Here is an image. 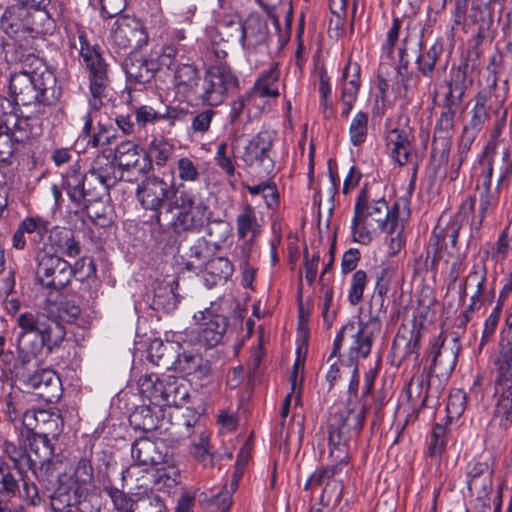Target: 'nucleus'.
Returning <instances> with one entry per match:
<instances>
[{
	"mask_svg": "<svg viewBox=\"0 0 512 512\" xmlns=\"http://www.w3.org/2000/svg\"><path fill=\"white\" fill-rule=\"evenodd\" d=\"M390 134L387 142L390 156L399 166H404L410 162L413 150L409 136L405 131L399 129H393Z\"/></svg>",
	"mask_w": 512,
	"mask_h": 512,
	"instance_id": "obj_35",
	"label": "nucleus"
},
{
	"mask_svg": "<svg viewBox=\"0 0 512 512\" xmlns=\"http://www.w3.org/2000/svg\"><path fill=\"white\" fill-rule=\"evenodd\" d=\"M174 337L175 340L172 342L163 343L157 339L151 342L148 349V358L150 362L162 367L163 369L170 370L173 368L178 352L177 334H175Z\"/></svg>",
	"mask_w": 512,
	"mask_h": 512,
	"instance_id": "obj_31",
	"label": "nucleus"
},
{
	"mask_svg": "<svg viewBox=\"0 0 512 512\" xmlns=\"http://www.w3.org/2000/svg\"><path fill=\"white\" fill-rule=\"evenodd\" d=\"M111 46L118 52L129 48H141L148 41L142 22L134 17H119L111 29Z\"/></svg>",
	"mask_w": 512,
	"mask_h": 512,
	"instance_id": "obj_13",
	"label": "nucleus"
},
{
	"mask_svg": "<svg viewBox=\"0 0 512 512\" xmlns=\"http://www.w3.org/2000/svg\"><path fill=\"white\" fill-rule=\"evenodd\" d=\"M216 112L213 109H205L200 112H191L189 121L191 125L188 129L190 135H204L210 129L212 120Z\"/></svg>",
	"mask_w": 512,
	"mask_h": 512,
	"instance_id": "obj_55",
	"label": "nucleus"
},
{
	"mask_svg": "<svg viewBox=\"0 0 512 512\" xmlns=\"http://www.w3.org/2000/svg\"><path fill=\"white\" fill-rule=\"evenodd\" d=\"M368 132V115L359 111L352 119L349 127L350 142L353 146H359L366 140Z\"/></svg>",
	"mask_w": 512,
	"mask_h": 512,
	"instance_id": "obj_57",
	"label": "nucleus"
},
{
	"mask_svg": "<svg viewBox=\"0 0 512 512\" xmlns=\"http://www.w3.org/2000/svg\"><path fill=\"white\" fill-rule=\"evenodd\" d=\"M103 491L111 499L116 511L133 512L135 503V493L127 494L112 485H105L103 487Z\"/></svg>",
	"mask_w": 512,
	"mask_h": 512,
	"instance_id": "obj_51",
	"label": "nucleus"
},
{
	"mask_svg": "<svg viewBox=\"0 0 512 512\" xmlns=\"http://www.w3.org/2000/svg\"><path fill=\"white\" fill-rule=\"evenodd\" d=\"M17 359L26 366L46 347L50 352L65 338L64 326L45 313H21L17 317Z\"/></svg>",
	"mask_w": 512,
	"mask_h": 512,
	"instance_id": "obj_1",
	"label": "nucleus"
},
{
	"mask_svg": "<svg viewBox=\"0 0 512 512\" xmlns=\"http://www.w3.org/2000/svg\"><path fill=\"white\" fill-rule=\"evenodd\" d=\"M161 407L143 405L130 415L129 421L135 429L144 432H153L161 427L163 419L160 418Z\"/></svg>",
	"mask_w": 512,
	"mask_h": 512,
	"instance_id": "obj_36",
	"label": "nucleus"
},
{
	"mask_svg": "<svg viewBox=\"0 0 512 512\" xmlns=\"http://www.w3.org/2000/svg\"><path fill=\"white\" fill-rule=\"evenodd\" d=\"M280 71L278 64H272L267 71H264L257 79L253 87V95L258 97H273L279 96L277 82L279 80Z\"/></svg>",
	"mask_w": 512,
	"mask_h": 512,
	"instance_id": "obj_42",
	"label": "nucleus"
},
{
	"mask_svg": "<svg viewBox=\"0 0 512 512\" xmlns=\"http://www.w3.org/2000/svg\"><path fill=\"white\" fill-rule=\"evenodd\" d=\"M0 30L12 41L30 42L40 39V31L34 25V13L23 1L8 6L0 18Z\"/></svg>",
	"mask_w": 512,
	"mask_h": 512,
	"instance_id": "obj_8",
	"label": "nucleus"
},
{
	"mask_svg": "<svg viewBox=\"0 0 512 512\" xmlns=\"http://www.w3.org/2000/svg\"><path fill=\"white\" fill-rule=\"evenodd\" d=\"M49 241L56 253L67 257L74 258L81 252L80 243L70 229L55 228L50 233Z\"/></svg>",
	"mask_w": 512,
	"mask_h": 512,
	"instance_id": "obj_33",
	"label": "nucleus"
},
{
	"mask_svg": "<svg viewBox=\"0 0 512 512\" xmlns=\"http://www.w3.org/2000/svg\"><path fill=\"white\" fill-rule=\"evenodd\" d=\"M420 338L421 334L419 332H414L413 330L405 329L403 331H398L392 342V354L395 357H398L401 361L409 358L412 354L417 358L420 349Z\"/></svg>",
	"mask_w": 512,
	"mask_h": 512,
	"instance_id": "obj_32",
	"label": "nucleus"
},
{
	"mask_svg": "<svg viewBox=\"0 0 512 512\" xmlns=\"http://www.w3.org/2000/svg\"><path fill=\"white\" fill-rule=\"evenodd\" d=\"M239 31V40L247 56L257 52L267 43L268 26L258 15H249L242 24H239Z\"/></svg>",
	"mask_w": 512,
	"mask_h": 512,
	"instance_id": "obj_21",
	"label": "nucleus"
},
{
	"mask_svg": "<svg viewBox=\"0 0 512 512\" xmlns=\"http://www.w3.org/2000/svg\"><path fill=\"white\" fill-rule=\"evenodd\" d=\"M459 350L460 346L457 345L456 338L451 347L445 345L444 341L440 342L439 338L432 344L430 350L432 361L428 374L429 377L436 378L439 381L438 388H442L447 383L454 371Z\"/></svg>",
	"mask_w": 512,
	"mask_h": 512,
	"instance_id": "obj_14",
	"label": "nucleus"
},
{
	"mask_svg": "<svg viewBox=\"0 0 512 512\" xmlns=\"http://www.w3.org/2000/svg\"><path fill=\"white\" fill-rule=\"evenodd\" d=\"M35 41L27 45L25 42L12 41L2 44L4 59L8 64H20L22 69L42 70L46 68L42 60L35 55Z\"/></svg>",
	"mask_w": 512,
	"mask_h": 512,
	"instance_id": "obj_24",
	"label": "nucleus"
},
{
	"mask_svg": "<svg viewBox=\"0 0 512 512\" xmlns=\"http://www.w3.org/2000/svg\"><path fill=\"white\" fill-rule=\"evenodd\" d=\"M167 213H171L172 216L165 226L170 225L177 233L199 232L212 215L209 207L198 201L196 194L182 183L175 188L174 197L168 204Z\"/></svg>",
	"mask_w": 512,
	"mask_h": 512,
	"instance_id": "obj_5",
	"label": "nucleus"
},
{
	"mask_svg": "<svg viewBox=\"0 0 512 512\" xmlns=\"http://www.w3.org/2000/svg\"><path fill=\"white\" fill-rule=\"evenodd\" d=\"M360 76V64L349 59L341 76V93L357 96L361 84Z\"/></svg>",
	"mask_w": 512,
	"mask_h": 512,
	"instance_id": "obj_47",
	"label": "nucleus"
},
{
	"mask_svg": "<svg viewBox=\"0 0 512 512\" xmlns=\"http://www.w3.org/2000/svg\"><path fill=\"white\" fill-rule=\"evenodd\" d=\"M62 177L63 189L66 190L68 197L76 205L88 207L90 203L99 200L98 197L92 196L91 188L93 185L89 173H82L78 162L70 165Z\"/></svg>",
	"mask_w": 512,
	"mask_h": 512,
	"instance_id": "obj_15",
	"label": "nucleus"
},
{
	"mask_svg": "<svg viewBox=\"0 0 512 512\" xmlns=\"http://www.w3.org/2000/svg\"><path fill=\"white\" fill-rule=\"evenodd\" d=\"M212 255L211 243L204 237L195 239L182 255L188 271L198 272L204 269Z\"/></svg>",
	"mask_w": 512,
	"mask_h": 512,
	"instance_id": "obj_27",
	"label": "nucleus"
},
{
	"mask_svg": "<svg viewBox=\"0 0 512 512\" xmlns=\"http://www.w3.org/2000/svg\"><path fill=\"white\" fill-rule=\"evenodd\" d=\"M29 453L35 455L37 464H41V469L46 467L48 471L54 454L53 446L47 433H36L28 439Z\"/></svg>",
	"mask_w": 512,
	"mask_h": 512,
	"instance_id": "obj_40",
	"label": "nucleus"
},
{
	"mask_svg": "<svg viewBox=\"0 0 512 512\" xmlns=\"http://www.w3.org/2000/svg\"><path fill=\"white\" fill-rule=\"evenodd\" d=\"M367 282L368 277L365 271L357 270L352 274L348 290V301L350 305L356 306L362 301Z\"/></svg>",
	"mask_w": 512,
	"mask_h": 512,
	"instance_id": "obj_60",
	"label": "nucleus"
},
{
	"mask_svg": "<svg viewBox=\"0 0 512 512\" xmlns=\"http://www.w3.org/2000/svg\"><path fill=\"white\" fill-rule=\"evenodd\" d=\"M24 471H15L10 463L0 457V500H12L20 494Z\"/></svg>",
	"mask_w": 512,
	"mask_h": 512,
	"instance_id": "obj_29",
	"label": "nucleus"
},
{
	"mask_svg": "<svg viewBox=\"0 0 512 512\" xmlns=\"http://www.w3.org/2000/svg\"><path fill=\"white\" fill-rule=\"evenodd\" d=\"M114 158L104 153L98 154L91 163L88 170L90 178L98 181V185H93L91 193L93 197H98L99 200L108 194L109 189L117 184L122 178L117 175V168Z\"/></svg>",
	"mask_w": 512,
	"mask_h": 512,
	"instance_id": "obj_16",
	"label": "nucleus"
},
{
	"mask_svg": "<svg viewBox=\"0 0 512 512\" xmlns=\"http://www.w3.org/2000/svg\"><path fill=\"white\" fill-rule=\"evenodd\" d=\"M165 505L160 496L152 491L135 492L133 512H163Z\"/></svg>",
	"mask_w": 512,
	"mask_h": 512,
	"instance_id": "obj_49",
	"label": "nucleus"
},
{
	"mask_svg": "<svg viewBox=\"0 0 512 512\" xmlns=\"http://www.w3.org/2000/svg\"><path fill=\"white\" fill-rule=\"evenodd\" d=\"M73 273L71 264L62 257L47 252L37 255L36 279L41 286L59 291L70 283Z\"/></svg>",
	"mask_w": 512,
	"mask_h": 512,
	"instance_id": "obj_11",
	"label": "nucleus"
},
{
	"mask_svg": "<svg viewBox=\"0 0 512 512\" xmlns=\"http://www.w3.org/2000/svg\"><path fill=\"white\" fill-rule=\"evenodd\" d=\"M4 453L11 461L10 467H13L15 471H24V469L34 470L37 466V461L29 453L28 446L6 442Z\"/></svg>",
	"mask_w": 512,
	"mask_h": 512,
	"instance_id": "obj_41",
	"label": "nucleus"
},
{
	"mask_svg": "<svg viewBox=\"0 0 512 512\" xmlns=\"http://www.w3.org/2000/svg\"><path fill=\"white\" fill-rule=\"evenodd\" d=\"M24 384L37 391V395L48 403L57 402L62 394L59 376L51 369H39L33 374H23Z\"/></svg>",
	"mask_w": 512,
	"mask_h": 512,
	"instance_id": "obj_20",
	"label": "nucleus"
},
{
	"mask_svg": "<svg viewBox=\"0 0 512 512\" xmlns=\"http://www.w3.org/2000/svg\"><path fill=\"white\" fill-rule=\"evenodd\" d=\"M381 321L378 317L370 316L366 321L359 319L354 326L350 338L351 342L343 360L345 365L358 364L359 358H367L371 353L372 345L381 331Z\"/></svg>",
	"mask_w": 512,
	"mask_h": 512,
	"instance_id": "obj_12",
	"label": "nucleus"
},
{
	"mask_svg": "<svg viewBox=\"0 0 512 512\" xmlns=\"http://www.w3.org/2000/svg\"><path fill=\"white\" fill-rule=\"evenodd\" d=\"M367 406L351 403L348 409L334 413L329 424V457L333 466L342 471L351 458L349 443L353 436H358L366 418Z\"/></svg>",
	"mask_w": 512,
	"mask_h": 512,
	"instance_id": "obj_4",
	"label": "nucleus"
},
{
	"mask_svg": "<svg viewBox=\"0 0 512 512\" xmlns=\"http://www.w3.org/2000/svg\"><path fill=\"white\" fill-rule=\"evenodd\" d=\"M496 374L512 372V328L504 326L500 332L499 350L494 361Z\"/></svg>",
	"mask_w": 512,
	"mask_h": 512,
	"instance_id": "obj_39",
	"label": "nucleus"
},
{
	"mask_svg": "<svg viewBox=\"0 0 512 512\" xmlns=\"http://www.w3.org/2000/svg\"><path fill=\"white\" fill-rule=\"evenodd\" d=\"M272 146L271 134L268 131H261L244 147L241 159L247 166L257 165L269 172L274 167V161L270 155Z\"/></svg>",
	"mask_w": 512,
	"mask_h": 512,
	"instance_id": "obj_19",
	"label": "nucleus"
},
{
	"mask_svg": "<svg viewBox=\"0 0 512 512\" xmlns=\"http://www.w3.org/2000/svg\"><path fill=\"white\" fill-rule=\"evenodd\" d=\"M494 396L496 403L494 408V418L498 420L499 427L507 431L512 426V396L511 391L505 390L497 383V375L494 379Z\"/></svg>",
	"mask_w": 512,
	"mask_h": 512,
	"instance_id": "obj_30",
	"label": "nucleus"
},
{
	"mask_svg": "<svg viewBox=\"0 0 512 512\" xmlns=\"http://www.w3.org/2000/svg\"><path fill=\"white\" fill-rule=\"evenodd\" d=\"M195 328L177 333V341L210 349L221 343L228 327V318L216 303L193 315Z\"/></svg>",
	"mask_w": 512,
	"mask_h": 512,
	"instance_id": "obj_6",
	"label": "nucleus"
},
{
	"mask_svg": "<svg viewBox=\"0 0 512 512\" xmlns=\"http://www.w3.org/2000/svg\"><path fill=\"white\" fill-rule=\"evenodd\" d=\"M206 232L215 242L222 243L231 235L232 227L229 222L221 219L211 220L206 223Z\"/></svg>",
	"mask_w": 512,
	"mask_h": 512,
	"instance_id": "obj_62",
	"label": "nucleus"
},
{
	"mask_svg": "<svg viewBox=\"0 0 512 512\" xmlns=\"http://www.w3.org/2000/svg\"><path fill=\"white\" fill-rule=\"evenodd\" d=\"M177 185L169 183L165 179L151 175L145 177L136 189V197L143 209L153 213L152 218L159 227H164L162 220V208L167 201L174 197Z\"/></svg>",
	"mask_w": 512,
	"mask_h": 512,
	"instance_id": "obj_10",
	"label": "nucleus"
},
{
	"mask_svg": "<svg viewBox=\"0 0 512 512\" xmlns=\"http://www.w3.org/2000/svg\"><path fill=\"white\" fill-rule=\"evenodd\" d=\"M261 227L255 208L249 203H244L236 217L239 239L249 237V240L252 241L260 233Z\"/></svg>",
	"mask_w": 512,
	"mask_h": 512,
	"instance_id": "obj_34",
	"label": "nucleus"
},
{
	"mask_svg": "<svg viewBox=\"0 0 512 512\" xmlns=\"http://www.w3.org/2000/svg\"><path fill=\"white\" fill-rule=\"evenodd\" d=\"M114 159L122 171L135 170L147 174L152 169L150 158L131 141H123L116 146Z\"/></svg>",
	"mask_w": 512,
	"mask_h": 512,
	"instance_id": "obj_23",
	"label": "nucleus"
},
{
	"mask_svg": "<svg viewBox=\"0 0 512 512\" xmlns=\"http://www.w3.org/2000/svg\"><path fill=\"white\" fill-rule=\"evenodd\" d=\"M398 226V209L391 215L388 203L384 198L369 201L368 190L363 188L354 205V216L351 223L354 241L369 244L374 235L383 231L388 234L396 232Z\"/></svg>",
	"mask_w": 512,
	"mask_h": 512,
	"instance_id": "obj_3",
	"label": "nucleus"
},
{
	"mask_svg": "<svg viewBox=\"0 0 512 512\" xmlns=\"http://www.w3.org/2000/svg\"><path fill=\"white\" fill-rule=\"evenodd\" d=\"M477 95H485L491 104L485 107L486 114H489V119L499 112L504 107L505 94L501 93L497 87V78L495 74L490 73L487 77V87L478 92Z\"/></svg>",
	"mask_w": 512,
	"mask_h": 512,
	"instance_id": "obj_44",
	"label": "nucleus"
},
{
	"mask_svg": "<svg viewBox=\"0 0 512 512\" xmlns=\"http://www.w3.org/2000/svg\"><path fill=\"white\" fill-rule=\"evenodd\" d=\"M189 346L193 345L177 342L178 352L172 370L183 376L190 377L191 380H202L209 376L211 364L200 353L187 349Z\"/></svg>",
	"mask_w": 512,
	"mask_h": 512,
	"instance_id": "obj_17",
	"label": "nucleus"
},
{
	"mask_svg": "<svg viewBox=\"0 0 512 512\" xmlns=\"http://www.w3.org/2000/svg\"><path fill=\"white\" fill-rule=\"evenodd\" d=\"M178 63L181 62L178 59L177 48L173 45L165 46L162 48V51L158 55L157 59H154L155 72L163 68L174 71Z\"/></svg>",
	"mask_w": 512,
	"mask_h": 512,
	"instance_id": "obj_63",
	"label": "nucleus"
},
{
	"mask_svg": "<svg viewBox=\"0 0 512 512\" xmlns=\"http://www.w3.org/2000/svg\"><path fill=\"white\" fill-rule=\"evenodd\" d=\"M238 88V77L229 65L211 64L204 74L196 98L207 106L217 107Z\"/></svg>",
	"mask_w": 512,
	"mask_h": 512,
	"instance_id": "obj_7",
	"label": "nucleus"
},
{
	"mask_svg": "<svg viewBox=\"0 0 512 512\" xmlns=\"http://www.w3.org/2000/svg\"><path fill=\"white\" fill-rule=\"evenodd\" d=\"M433 381L434 379L429 377V374L427 377L422 375L413 377L409 382L407 391L409 399L413 400L414 398H418L421 400L422 405H424L429 396Z\"/></svg>",
	"mask_w": 512,
	"mask_h": 512,
	"instance_id": "obj_58",
	"label": "nucleus"
},
{
	"mask_svg": "<svg viewBox=\"0 0 512 512\" xmlns=\"http://www.w3.org/2000/svg\"><path fill=\"white\" fill-rule=\"evenodd\" d=\"M232 492L225 489L208 498L206 493L201 492L198 500L201 504H206L212 512H228L232 505Z\"/></svg>",
	"mask_w": 512,
	"mask_h": 512,
	"instance_id": "obj_53",
	"label": "nucleus"
},
{
	"mask_svg": "<svg viewBox=\"0 0 512 512\" xmlns=\"http://www.w3.org/2000/svg\"><path fill=\"white\" fill-rule=\"evenodd\" d=\"M467 475V486L470 491L477 488V481L481 477H484L482 489L484 494H487L488 489L491 488L492 482L490 476L492 475V469L490 467L489 460L473 459L468 463L466 467Z\"/></svg>",
	"mask_w": 512,
	"mask_h": 512,
	"instance_id": "obj_38",
	"label": "nucleus"
},
{
	"mask_svg": "<svg viewBox=\"0 0 512 512\" xmlns=\"http://www.w3.org/2000/svg\"><path fill=\"white\" fill-rule=\"evenodd\" d=\"M56 77L47 68L21 69L11 74L9 94L16 105L34 106L35 113L44 114L45 107L55 104L61 95Z\"/></svg>",
	"mask_w": 512,
	"mask_h": 512,
	"instance_id": "obj_2",
	"label": "nucleus"
},
{
	"mask_svg": "<svg viewBox=\"0 0 512 512\" xmlns=\"http://www.w3.org/2000/svg\"><path fill=\"white\" fill-rule=\"evenodd\" d=\"M456 110L440 109L436 119L431 154L438 155L440 161L447 162L451 148V140L455 130Z\"/></svg>",
	"mask_w": 512,
	"mask_h": 512,
	"instance_id": "obj_18",
	"label": "nucleus"
},
{
	"mask_svg": "<svg viewBox=\"0 0 512 512\" xmlns=\"http://www.w3.org/2000/svg\"><path fill=\"white\" fill-rule=\"evenodd\" d=\"M491 104L485 95H476L475 105L472 109V117L469 123L464 127L466 132H479L489 119V114H486L485 107Z\"/></svg>",
	"mask_w": 512,
	"mask_h": 512,
	"instance_id": "obj_50",
	"label": "nucleus"
},
{
	"mask_svg": "<svg viewBox=\"0 0 512 512\" xmlns=\"http://www.w3.org/2000/svg\"><path fill=\"white\" fill-rule=\"evenodd\" d=\"M48 225L47 220L38 216L27 217L19 224L21 230L29 234L31 236L30 239L35 243L43 240L48 232Z\"/></svg>",
	"mask_w": 512,
	"mask_h": 512,
	"instance_id": "obj_56",
	"label": "nucleus"
},
{
	"mask_svg": "<svg viewBox=\"0 0 512 512\" xmlns=\"http://www.w3.org/2000/svg\"><path fill=\"white\" fill-rule=\"evenodd\" d=\"M446 443V427L441 424H435L431 432L428 454L431 457L440 455L445 449Z\"/></svg>",
	"mask_w": 512,
	"mask_h": 512,
	"instance_id": "obj_64",
	"label": "nucleus"
},
{
	"mask_svg": "<svg viewBox=\"0 0 512 512\" xmlns=\"http://www.w3.org/2000/svg\"><path fill=\"white\" fill-rule=\"evenodd\" d=\"M127 80L130 83L145 84L155 76L153 58H146L136 52H131L122 63Z\"/></svg>",
	"mask_w": 512,
	"mask_h": 512,
	"instance_id": "obj_25",
	"label": "nucleus"
},
{
	"mask_svg": "<svg viewBox=\"0 0 512 512\" xmlns=\"http://www.w3.org/2000/svg\"><path fill=\"white\" fill-rule=\"evenodd\" d=\"M87 69L89 71L91 97L89 99V111L84 116L83 134L89 136L94 121V114L112 101L115 92L111 87L108 76V64L105 61L96 64L92 61Z\"/></svg>",
	"mask_w": 512,
	"mask_h": 512,
	"instance_id": "obj_9",
	"label": "nucleus"
},
{
	"mask_svg": "<svg viewBox=\"0 0 512 512\" xmlns=\"http://www.w3.org/2000/svg\"><path fill=\"white\" fill-rule=\"evenodd\" d=\"M173 153V144L162 137H156L150 142L146 155L150 158L152 164L154 161L158 167H164Z\"/></svg>",
	"mask_w": 512,
	"mask_h": 512,
	"instance_id": "obj_48",
	"label": "nucleus"
},
{
	"mask_svg": "<svg viewBox=\"0 0 512 512\" xmlns=\"http://www.w3.org/2000/svg\"><path fill=\"white\" fill-rule=\"evenodd\" d=\"M200 71L192 63L181 62L174 69V86L179 93L189 97L197 94Z\"/></svg>",
	"mask_w": 512,
	"mask_h": 512,
	"instance_id": "obj_28",
	"label": "nucleus"
},
{
	"mask_svg": "<svg viewBox=\"0 0 512 512\" xmlns=\"http://www.w3.org/2000/svg\"><path fill=\"white\" fill-rule=\"evenodd\" d=\"M501 312H502V305H501V303H498L493 308V310L488 315V317L485 319L481 339H480V342L478 345L479 351H481L486 344H488L489 342H491L493 340L495 331L499 324Z\"/></svg>",
	"mask_w": 512,
	"mask_h": 512,
	"instance_id": "obj_59",
	"label": "nucleus"
},
{
	"mask_svg": "<svg viewBox=\"0 0 512 512\" xmlns=\"http://www.w3.org/2000/svg\"><path fill=\"white\" fill-rule=\"evenodd\" d=\"M505 178V174H502L494 189L491 190H480L479 194V224L482 223L486 214L497 206L499 198V186Z\"/></svg>",
	"mask_w": 512,
	"mask_h": 512,
	"instance_id": "obj_54",
	"label": "nucleus"
},
{
	"mask_svg": "<svg viewBox=\"0 0 512 512\" xmlns=\"http://www.w3.org/2000/svg\"><path fill=\"white\" fill-rule=\"evenodd\" d=\"M204 269L209 278H205V281L210 285H217L219 282L226 281L233 273V266L228 258L215 257L210 258Z\"/></svg>",
	"mask_w": 512,
	"mask_h": 512,
	"instance_id": "obj_43",
	"label": "nucleus"
},
{
	"mask_svg": "<svg viewBox=\"0 0 512 512\" xmlns=\"http://www.w3.org/2000/svg\"><path fill=\"white\" fill-rule=\"evenodd\" d=\"M164 383L165 377L160 378L157 374L144 375L139 378L138 388L151 405L163 407Z\"/></svg>",
	"mask_w": 512,
	"mask_h": 512,
	"instance_id": "obj_37",
	"label": "nucleus"
},
{
	"mask_svg": "<svg viewBox=\"0 0 512 512\" xmlns=\"http://www.w3.org/2000/svg\"><path fill=\"white\" fill-rule=\"evenodd\" d=\"M93 488V467L89 459L81 458L67 486V493L72 494L75 502L85 500Z\"/></svg>",
	"mask_w": 512,
	"mask_h": 512,
	"instance_id": "obj_26",
	"label": "nucleus"
},
{
	"mask_svg": "<svg viewBox=\"0 0 512 512\" xmlns=\"http://www.w3.org/2000/svg\"><path fill=\"white\" fill-rule=\"evenodd\" d=\"M496 149L497 145L494 142L487 143L478 160V174L492 178Z\"/></svg>",
	"mask_w": 512,
	"mask_h": 512,
	"instance_id": "obj_61",
	"label": "nucleus"
},
{
	"mask_svg": "<svg viewBox=\"0 0 512 512\" xmlns=\"http://www.w3.org/2000/svg\"><path fill=\"white\" fill-rule=\"evenodd\" d=\"M443 53V44L440 41L434 42L425 52L416 58L417 70L424 77H431L437 61Z\"/></svg>",
	"mask_w": 512,
	"mask_h": 512,
	"instance_id": "obj_45",
	"label": "nucleus"
},
{
	"mask_svg": "<svg viewBox=\"0 0 512 512\" xmlns=\"http://www.w3.org/2000/svg\"><path fill=\"white\" fill-rule=\"evenodd\" d=\"M164 447L162 442H156L148 437L136 439L131 447V457L134 463L127 470L133 472L137 467L143 466V471H148V467L164 462L165 454L162 451Z\"/></svg>",
	"mask_w": 512,
	"mask_h": 512,
	"instance_id": "obj_22",
	"label": "nucleus"
},
{
	"mask_svg": "<svg viewBox=\"0 0 512 512\" xmlns=\"http://www.w3.org/2000/svg\"><path fill=\"white\" fill-rule=\"evenodd\" d=\"M188 396L185 385L179 383L175 377H165L163 406H181Z\"/></svg>",
	"mask_w": 512,
	"mask_h": 512,
	"instance_id": "obj_46",
	"label": "nucleus"
},
{
	"mask_svg": "<svg viewBox=\"0 0 512 512\" xmlns=\"http://www.w3.org/2000/svg\"><path fill=\"white\" fill-rule=\"evenodd\" d=\"M175 172L183 185L185 182H196L201 177L199 164L190 157H181L177 160Z\"/></svg>",
	"mask_w": 512,
	"mask_h": 512,
	"instance_id": "obj_52",
	"label": "nucleus"
}]
</instances>
